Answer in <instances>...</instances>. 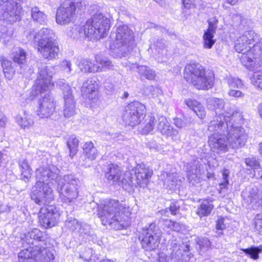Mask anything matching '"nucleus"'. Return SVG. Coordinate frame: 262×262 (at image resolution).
<instances>
[{
	"instance_id": "1",
	"label": "nucleus",
	"mask_w": 262,
	"mask_h": 262,
	"mask_svg": "<svg viewBox=\"0 0 262 262\" xmlns=\"http://www.w3.org/2000/svg\"><path fill=\"white\" fill-rule=\"evenodd\" d=\"M42 233L37 229L28 232L23 241L28 244L34 245L21 250L18 257L20 262H51L54 259V254L47 248L37 244V241H43Z\"/></svg>"
},
{
	"instance_id": "2",
	"label": "nucleus",
	"mask_w": 262,
	"mask_h": 262,
	"mask_svg": "<svg viewBox=\"0 0 262 262\" xmlns=\"http://www.w3.org/2000/svg\"><path fill=\"white\" fill-rule=\"evenodd\" d=\"M247 138L244 128L232 126L228 133L213 134L209 136L208 144L213 152L223 153L228 151L229 145L235 148L244 146Z\"/></svg>"
},
{
	"instance_id": "3",
	"label": "nucleus",
	"mask_w": 262,
	"mask_h": 262,
	"mask_svg": "<svg viewBox=\"0 0 262 262\" xmlns=\"http://www.w3.org/2000/svg\"><path fill=\"white\" fill-rule=\"evenodd\" d=\"M129 208L113 200L99 206L98 217L103 225H108L115 230H120L127 225L130 215Z\"/></svg>"
},
{
	"instance_id": "4",
	"label": "nucleus",
	"mask_w": 262,
	"mask_h": 262,
	"mask_svg": "<svg viewBox=\"0 0 262 262\" xmlns=\"http://www.w3.org/2000/svg\"><path fill=\"white\" fill-rule=\"evenodd\" d=\"M36 182L32 187L31 199L39 205L45 204L54 199L49 183L58 178L57 173L48 167H40L35 171Z\"/></svg>"
},
{
	"instance_id": "5",
	"label": "nucleus",
	"mask_w": 262,
	"mask_h": 262,
	"mask_svg": "<svg viewBox=\"0 0 262 262\" xmlns=\"http://www.w3.org/2000/svg\"><path fill=\"white\" fill-rule=\"evenodd\" d=\"M184 77L198 90H208L214 83V74L212 71H206L199 63L187 64L185 68Z\"/></svg>"
},
{
	"instance_id": "6",
	"label": "nucleus",
	"mask_w": 262,
	"mask_h": 262,
	"mask_svg": "<svg viewBox=\"0 0 262 262\" xmlns=\"http://www.w3.org/2000/svg\"><path fill=\"white\" fill-rule=\"evenodd\" d=\"M237 115L240 116L239 113L232 107H227L225 113H216V115L213 117L208 124V130L210 132H214V134L228 133L232 126L234 127L230 120Z\"/></svg>"
},
{
	"instance_id": "7",
	"label": "nucleus",
	"mask_w": 262,
	"mask_h": 262,
	"mask_svg": "<svg viewBox=\"0 0 262 262\" xmlns=\"http://www.w3.org/2000/svg\"><path fill=\"white\" fill-rule=\"evenodd\" d=\"M110 49L116 58L125 57L134 48V39L130 34H111Z\"/></svg>"
},
{
	"instance_id": "8",
	"label": "nucleus",
	"mask_w": 262,
	"mask_h": 262,
	"mask_svg": "<svg viewBox=\"0 0 262 262\" xmlns=\"http://www.w3.org/2000/svg\"><path fill=\"white\" fill-rule=\"evenodd\" d=\"M79 180L72 175L58 180L57 189L60 199L66 203L74 202L78 196Z\"/></svg>"
},
{
	"instance_id": "9",
	"label": "nucleus",
	"mask_w": 262,
	"mask_h": 262,
	"mask_svg": "<svg viewBox=\"0 0 262 262\" xmlns=\"http://www.w3.org/2000/svg\"><path fill=\"white\" fill-rule=\"evenodd\" d=\"M54 73V67L44 66L40 67L36 83L32 87V94L34 96L43 94L53 89L54 83L52 77Z\"/></svg>"
},
{
	"instance_id": "10",
	"label": "nucleus",
	"mask_w": 262,
	"mask_h": 262,
	"mask_svg": "<svg viewBox=\"0 0 262 262\" xmlns=\"http://www.w3.org/2000/svg\"><path fill=\"white\" fill-rule=\"evenodd\" d=\"M85 6L82 3H75L73 0H66L57 9L56 20L57 23L64 25L72 21L76 12L84 9Z\"/></svg>"
},
{
	"instance_id": "11",
	"label": "nucleus",
	"mask_w": 262,
	"mask_h": 262,
	"mask_svg": "<svg viewBox=\"0 0 262 262\" xmlns=\"http://www.w3.org/2000/svg\"><path fill=\"white\" fill-rule=\"evenodd\" d=\"M37 34L34 37L37 45V51L42 56L48 60L55 59L59 51L58 43L53 39L48 37L45 34Z\"/></svg>"
},
{
	"instance_id": "12",
	"label": "nucleus",
	"mask_w": 262,
	"mask_h": 262,
	"mask_svg": "<svg viewBox=\"0 0 262 262\" xmlns=\"http://www.w3.org/2000/svg\"><path fill=\"white\" fill-rule=\"evenodd\" d=\"M161 236V232L155 223L144 227L139 236L142 247L146 251L155 250L159 246Z\"/></svg>"
},
{
	"instance_id": "13",
	"label": "nucleus",
	"mask_w": 262,
	"mask_h": 262,
	"mask_svg": "<svg viewBox=\"0 0 262 262\" xmlns=\"http://www.w3.org/2000/svg\"><path fill=\"white\" fill-rule=\"evenodd\" d=\"M110 28V20L103 14L97 12L81 27L79 33H106Z\"/></svg>"
},
{
	"instance_id": "14",
	"label": "nucleus",
	"mask_w": 262,
	"mask_h": 262,
	"mask_svg": "<svg viewBox=\"0 0 262 262\" xmlns=\"http://www.w3.org/2000/svg\"><path fill=\"white\" fill-rule=\"evenodd\" d=\"M145 115V106L136 101L129 104L126 107L122 118L126 125L134 126L140 124Z\"/></svg>"
},
{
	"instance_id": "15",
	"label": "nucleus",
	"mask_w": 262,
	"mask_h": 262,
	"mask_svg": "<svg viewBox=\"0 0 262 262\" xmlns=\"http://www.w3.org/2000/svg\"><path fill=\"white\" fill-rule=\"evenodd\" d=\"M262 57V42H256L252 48L239 57L242 63L250 70H253L255 67L260 66V58Z\"/></svg>"
},
{
	"instance_id": "16",
	"label": "nucleus",
	"mask_w": 262,
	"mask_h": 262,
	"mask_svg": "<svg viewBox=\"0 0 262 262\" xmlns=\"http://www.w3.org/2000/svg\"><path fill=\"white\" fill-rule=\"evenodd\" d=\"M3 4V19L10 24L19 21L22 14V6L19 2L14 0H0V5Z\"/></svg>"
},
{
	"instance_id": "17",
	"label": "nucleus",
	"mask_w": 262,
	"mask_h": 262,
	"mask_svg": "<svg viewBox=\"0 0 262 262\" xmlns=\"http://www.w3.org/2000/svg\"><path fill=\"white\" fill-rule=\"evenodd\" d=\"M105 177L108 181L116 183L122 187H124L127 184H129L131 181L129 173L128 172L123 173L121 168L114 164L107 165Z\"/></svg>"
},
{
	"instance_id": "18",
	"label": "nucleus",
	"mask_w": 262,
	"mask_h": 262,
	"mask_svg": "<svg viewBox=\"0 0 262 262\" xmlns=\"http://www.w3.org/2000/svg\"><path fill=\"white\" fill-rule=\"evenodd\" d=\"M45 95L41 94V98L38 103L37 115L40 118H48L53 114L56 108V102L50 91Z\"/></svg>"
},
{
	"instance_id": "19",
	"label": "nucleus",
	"mask_w": 262,
	"mask_h": 262,
	"mask_svg": "<svg viewBox=\"0 0 262 262\" xmlns=\"http://www.w3.org/2000/svg\"><path fill=\"white\" fill-rule=\"evenodd\" d=\"M58 85L62 91L64 101L63 116L67 118H70L75 114L76 102L72 94L71 89L67 83L60 81Z\"/></svg>"
},
{
	"instance_id": "20",
	"label": "nucleus",
	"mask_w": 262,
	"mask_h": 262,
	"mask_svg": "<svg viewBox=\"0 0 262 262\" xmlns=\"http://www.w3.org/2000/svg\"><path fill=\"white\" fill-rule=\"evenodd\" d=\"M59 213L56 208L52 205L42 207L38 213L40 225L46 228H51L57 223Z\"/></svg>"
},
{
	"instance_id": "21",
	"label": "nucleus",
	"mask_w": 262,
	"mask_h": 262,
	"mask_svg": "<svg viewBox=\"0 0 262 262\" xmlns=\"http://www.w3.org/2000/svg\"><path fill=\"white\" fill-rule=\"evenodd\" d=\"M96 64H93L89 59L81 60L78 67L83 72H100L104 69H110L113 65L112 62L106 58H101L99 56L95 57Z\"/></svg>"
},
{
	"instance_id": "22",
	"label": "nucleus",
	"mask_w": 262,
	"mask_h": 262,
	"mask_svg": "<svg viewBox=\"0 0 262 262\" xmlns=\"http://www.w3.org/2000/svg\"><path fill=\"white\" fill-rule=\"evenodd\" d=\"M242 196L249 207L258 210L262 207V190L256 187L247 188L242 192Z\"/></svg>"
},
{
	"instance_id": "23",
	"label": "nucleus",
	"mask_w": 262,
	"mask_h": 262,
	"mask_svg": "<svg viewBox=\"0 0 262 262\" xmlns=\"http://www.w3.org/2000/svg\"><path fill=\"white\" fill-rule=\"evenodd\" d=\"M256 34L254 36L253 34H241L238 37L235 43V49L236 52L243 54L247 52L248 50L251 48L248 45H254V42L258 40Z\"/></svg>"
},
{
	"instance_id": "24",
	"label": "nucleus",
	"mask_w": 262,
	"mask_h": 262,
	"mask_svg": "<svg viewBox=\"0 0 262 262\" xmlns=\"http://www.w3.org/2000/svg\"><path fill=\"white\" fill-rule=\"evenodd\" d=\"M157 128L163 135L170 137L173 140L176 141L180 138L178 131L174 128L163 116L159 117Z\"/></svg>"
},
{
	"instance_id": "25",
	"label": "nucleus",
	"mask_w": 262,
	"mask_h": 262,
	"mask_svg": "<svg viewBox=\"0 0 262 262\" xmlns=\"http://www.w3.org/2000/svg\"><path fill=\"white\" fill-rule=\"evenodd\" d=\"M98 85L95 79L90 78L83 82L81 92L84 97L93 100L98 98Z\"/></svg>"
},
{
	"instance_id": "26",
	"label": "nucleus",
	"mask_w": 262,
	"mask_h": 262,
	"mask_svg": "<svg viewBox=\"0 0 262 262\" xmlns=\"http://www.w3.org/2000/svg\"><path fill=\"white\" fill-rule=\"evenodd\" d=\"M135 173L138 184L144 187L147 185L149 179L152 175V170L145 164H141L136 166Z\"/></svg>"
},
{
	"instance_id": "27",
	"label": "nucleus",
	"mask_w": 262,
	"mask_h": 262,
	"mask_svg": "<svg viewBox=\"0 0 262 262\" xmlns=\"http://www.w3.org/2000/svg\"><path fill=\"white\" fill-rule=\"evenodd\" d=\"M27 52L22 48H18L13 53V60L19 67L20 73L24 72L27 68Z\"/></svg>"
},
{
	"instance_id": "28",
	"label": "nucleus",
	"mask_w": 262,
	"mask_h": 262,
	"mask_svg": "<svg viewBox=\"0 0 262 262\" xmlns=\"http://www.w3.org/2000/svg\"><path fill=\"white\" fill-rule=\"evenodd\" d=\"M32 159L29 157L23 158L19 161V166L21 171V179L25 181H29L32 176V168L30 164Z\"/></svg>"
},
{
	"instance_id": "29",
	"label": "nucleus",
	"mask_w": 262,
	"mask_h": 262,
	"mask_svg": "<svg viewBox=\"0 0 262 262\" xmlns=\"http://www.w3.org/2000/svg\"><path fill=\"white\" fill-rule=\"evenodd\" d=\"M172 249L170 253L171 259L175 262H187L189 259V257L186 252L182 253L180 249V246L176 243H172Z\"/></svg>"
},
{
	"instance_id": "30",
	"label": "nucleus",
	"mask_w": 262,
	"mask_h": 262,
	"mask_svg": "<svg viewBox=\"0 0 262 262\" xmlns=\"http://www.w3.org/2000/svg\"><path fill=\"white\" fill-rule=\"evenodd\" d=\"M130 68L132 70L137 69L138 73L141 77H144L148 80L154 79L156 76L155 71L145 66H138L136 64L132 63Z\"/></svg>"
},
{
	"instance_id": "31",
	"label": "nucleus",
	"mask_w": 262,
	"mask_h": 262,
	"mask_svg": "<svg viewBox=\"0 0 262 262\" xmlns=\"http://www.w3.org/2000/svg\"><path fill=\"white\" fill-rule=\"evenodd\" d=\"M16 122L22 128H28L34 124V121L31 115L24 111L22 114H19L15 117Z\"/></svg>"
},
{
	"instance_id": "32",
	"label": "nucleus",
	"mask_w": 262,
	"mask_h": 262,
	"mask_svg": "<svg viewBox=\"0 0 262 262\" xmlns=\"http://www.w3.org/2000/svg\"><path fill=\"white\" fill-rule=\"evenodd\" d=\"M212 202L211 199L203 200L196 210V214L200 217L208 216L214 207Z\"/></svg>"
},
{
	"instance_id": "33",
	"label": "nucleus",
	"mask_w": 262,
	"mask_h": 262,
	"mask_svg": "<svg viewBox=\"0 0 262 262\" xmlns=\"http://www.w3.org/2000/svg\"><path fill=\"white\" fill-rule=\"evenodd\" d=\"M83 155L85 159L91 161L95 160L97 156V150L91 142H86L83 146Z\"/></svg>"
},
{
	"instance_id": "34",
	"label": "nucleus",
	"mask_w": 262,
	"mask_h": 262,
	"mask_svg": "<svg viewBox=\"0 0 262 262\" xmlns=\"http://www.w3.org/2000/svg\"><path fill=\"white\" fill-rule=\"evenodd\" d=\"M187 168V178L190 183L193 185L198 181V174L200 172L199 162L195 161L192 165H188Z\"/></svg>"
},
{
	"instance_id": "35",
	"label": "nucleus",
	"mask_w": 262,
	"mask_h": 262,
	"mask_svg": "<svg viewBox=\"0 0 262 262\" xmlns=\"http://www.w3.org/2000/svg\"><path fill=\"white\" fill-rule=\"evenodd\" d=\"M176 174L163 172L161 175V179L163 180V185L166 188L173 189L177 185Z\"/></svg>"
},
{
	"instance_id": "36",
	"label": "nucleus",
	"mask_w": 262,
	"mask_h": 262,
	"mask_svg": "<svg viewBox=\"0 0 262 262\" xmlns=\"http://www.w3.org/2000/svg\"><path fill=\"white\" fill-rule=\"evenodd\" d=\"M0 62L5 77L9 79H12L15 74V71L12 67L11 61L7 60L4 56H1Z\"/></svg>"
},
{
	"instance_id": "37",
	"label": "nucleus",
	"mask_w": 262,
	"mask_h": 262,
	"mask_svg": "<svg viewBox=\"0 0 262 262\" xmlns=\"http://www.w3.org/2000/svg\"><path fill=\"white\" fill-rule=\"evenodd\" d=\"M225 102L222 98L212 97L208 99L207 106L209 108L215 110H221L224 108Z\"/></svg>"
},
{
	"instance_id": "38",
	"label": "nucleus",
	"mask_w": 262,
	"mask_h": 262,
	"mask_svg": "<svg viewBox=\"0 0 262 262\" xmlns=\"http://www.w3.org/2000/svg\"><path fill=\"white\" fill-rule=\"evenodd\" d=\"M144 92L147 95H151L154 98H158L157 102L161 103L159 97L163 95L162 90L158 86L148 85L144 90Z\"/></svg>"
},
{
	"instance_id": "39",
	"label": "nucleus",
	"mask_w": 262,
	"mask_h": 262,
	"mask_svg": "<svg viewBox=\"0 0 262 262\" xmlns=\"http://www.w3.org/2000/svg\"><path fill=\"white\" fill-rule=\"evenodd\" d=\"M31 17L33 20L40 24H42L47 20L46 15L42 11L39 10L37 7L31 9Z\"/></svg>"
},
{
	"instance_id": "40",
	"label": "nucleus",
	"mask_w": 262,
	"mask_h": 262,
	"mask_svg": "<svg viewBox=\"0 0 262 262\" xmlns=\"http://www.w3.org/2000/svg\"><path fill=\"white\" fill-rule=\"evenodd\" d=\"M67 143L70 150V156L73 157L78 151L79 140L75 135H71Z\"/></svg>"
},
{
	"instance_id": "41",
	"label": "nucleus",
	"mask_w": 262,
	"mask_h": 262,
	"mask_svg": "<svg viewBox=\"0 0 262 262\" xmlns=\"http://www.w3.org/2000/svg\"><path fill=\"white\" fill-rule=\"evenodd\" d=\"M245 253L253 259L256 260L259 258V253L262 252V245L258 247H252L247 249H242Z\"/></svg>"
},
{
	"instance_id": "42",
	"label": "nucleus",
	"mask_w": 262,
	"mask_h": 262,
	"mask_svg": "<svg viewBox=\"0 0 262 262\" xmlns=\"http://www.w3.org/2000/svg\"><path fill=\"white\" fill-rule=\"evenodd\" d=\"M250 80L252 84L262 89V71L254 72Z\"/></svg>"
},
{
	"instance_id": "43",
	"label": "nucleus",
	"mask_w": 262,
	"mask_h": 262,
	"mask_svg": "<svg viewBox=\"0 0 262 262\" xmlns=\"http://www.w3.org/2000/svg\"><path fill=\"white\" fill-rule=\"evenodd\" d=\"M208 30L205 33H215V31H217L219 20L216 16L209 17L208 19Z\"/></svg>"
},
{
	"instance_id": "44",
	"label": "nucleus",
	"mask_w": 262,
	"mask_h": 262,
	"mask_svg": "<svg viewBox=\"0 0 262 262\" xmlns=\"http://www.w3.org/2000/svg\"><path fill=\"white\" fill-rule=\"evenodd\" d=\"M227 84L230 89H241L243 86L242 81L238 78L230 77L227 78Z\"/></svg>"
},
{
	"instance_id": "45",
	"label": "nucleus",
	"mask_w": 262,
	"mask_h": 262,
	"mask_svg": "<svg viewBox=\"0 0 262 262\" xmlns=\"http://www.w3.org/2000/svg\"><path fill=\"white\" fill-rule=\"evenodd\" d=\"M165 225L168 228L177 232H180L184 228L183 224L171 220H166Z\"/></svg>"
},
{
	"instance_id": "46",
	"label": "nucleus",
	"mask_w": 262,
	"mask_h": 262,
	"mask_svg": "<svg viewBox=\"0 0 262 262\" xmlns=\"http://www.w3.org/2000/svg\"><path fill=\"white\" fill-rule=\"evenodd\" d=\"M154 49L156 53L159 56H162L166 54L167 49L165 46V42L160 40L156 42L155 45Z\"/></svg>"
},
{
	"instance_id": "47",
	"label": "nucleus",
	"mask_w": 262,
	"mask_h": 262,
	"mask_svg": "<svg viewBox=\"0 0 262 262\" xmlns=\"http://www.w3.org/2000/svg\"><path fill=\"white\" fill-rule=\"evenodd\" d=\"M155 118L154 117H150L148 121L142 129V133L147 134L152 132L155 126Z\"/></svg>"
},
{
	"instance_id": "48",
	"label": "nucleus",
	"mask_w": 262,
	"mask_h": 262,
	"mask_svg": "<svg viewBox=\"0 0 262 262\" xmlns=\"http://www.w3.org/2000/svg\"><path fill=\"white\" fill-rule=\"evenodd\" d=\"M204 47L207 49H210L214 44L215 40L213 39V34H204Z\"/></svg>"
},
{
	"instance_id": "49",
	"label": "nucleus",
	"mask_w": 262,
	"mask_h": 262,
	"mask_svg": "<svg viewBox=\"0 0 262 262\" xmlns=\"http://www.w3.org/2000/svg\"><path fill=\"white\" fill-rule=\"evenodd\" d=\"M245 162L248 166H249L251 168L255 170V173H258V171L261 169L259 167V162L254 158H246L245 160Z\"/></svg>"
},
{
	"instance_id": "50",
	"label": "nucleus",
	"mask_w": 262,
	"mask_h": 262,
	"mask_svg": "<svg viewBox=\"0 0 262 262\" xmlns=\"http://www.w3.org/2000/svg\"><path fill=\"white\" fill-rule=\"evenodd\" d=\"M115 27L116 33H129V32L133 33V31L122 22H117Z\"/></svg>"
},
{
	"instance_id": "51",
	"label": "nucleus",
	"mask_w": 262,
	"mask_h": 262,
	"mask_svg": "<svg viewBox=\"0 0 262 262\" xmlns=\"http://www.w3.org/2000/svg\"><path fill=\"white\" fill-rule=\"evenodd\" d=\"M230 172L227 169H224L223 170L222 175L223 178V182L220 183L219 190L221 191L223 189L227 187L229 184L228 177L229 176Z\"/></svg>"
},
{
	"instance_id": "52",
	"label": "nucleus",
	"mask_w": 262,
	"mask_h": 262,
	"mask_svg": "<svg viewBox=\"0 0 262 262\" xmlns=\"http://www.w3.org/2000/svg\"><path fill=\"white\" fill-rule=\"evenodd\" d=\"M255 226L259 233L262 234V213L257 214L255 217Z\"/></svg>"
},
{
	"instance_id": "53",
	"label": "nucleus",
	"mask_w": 262,
	"mask_h": 262,
	"mask_svg": "<svg viewBox=\"0 0 262 262\" xmlns=\"http://www.w3.org/2000/svg\"><path fill=\"white\" fill-rule=\"evenodd\" d=\"M61 70L65 73L70 74L72 71V64L70 61L63 60L60 63Z\"/></svg>"
},
{
	"instance_id": "54",
	"label": "nucleus",
	"mask_w": 262,
	"mask_h": 262,
	"mask_svg": "<svg viewBox=\"0 0 262 262\" xmlns=\"http://www.w3.org/2000/svg\"><path fill=\"white\" fill-rule=\"evenodd\" d=\"M185 103L187 105L188 107H189L193 111L196 108V107L201 104L198 101L191 99H187L185 100Z\"/></svg>"
},
{
	"instance_id": "55",
	"label": "nucleus",
	"mask_w": 262,
	"mask_h": 262,
	"mask_svg": "<svg viewBox=\"0 0 262 262\" xmlns=\"http://www.w3.org/2000/svg\"><path fill=\"white\" fill-rule=\"evenodd\" d=\"M194 112L200 119H204L206 116V112L203 106L200 104L196 107Z\"/></svg>"
},
{
	"instance_id": "56",
	"label": "nucleus",
	"mask_w": 262,
	"mask_h": 262,
	"mask_svg": "<svg viewBox=\"0 0 262 262\" xmlns=\"http://www.w3.org/2000/svg\"><path fill=\"white\" fill-rule=\"evenodd\" d=\"M228 95L230 97H233L236 98H242L244 96V94L243 92L239 90H236L235 89H230L228 92Z\"/></svg>"
},
{
	"instance_id": "57",
	"label": "nucleus",
	"mask_w": 262,
	"mask_h": 262,
	"mask_svg": "<svg viewBox=\"0 0 262 262\" xmlns=\"http://www.w3.org/2000/svg\"><path fill=\"white\" fill-rule=\"evenodd\" d=\"M183 6L185 9H190L195 7V0H182Z\"/></svg>"
},
{
	"instance_id": "58",
	"label": "nucleus",
	"mask_w": 262,
	"mask_h": 262,
	"mask_svg": "<svg viewBox=\"0 0 262 262\" xmlns=\"http://www.w3.org/2000/svg\"><path fill=\"white\" fill-rule=\"evenodd\" d=\"M85 38L87 39L88 40L95 41L100 39L101 38H103V36H102L100 34H84Z\"/></svg>"
},
{
	"instance_id": "59",
	"label": "nucleus",
	"mask_w": 262,
	"mask_h": 262,
	"mask_svg": "<svg viewBox=\"0 0 262 262\" xmlns=\"http://www.w3.org/2000/svg\"><path fill=\"white\" fill-rule=\"evenodd\" d=\"M216 228L217 230H223L225 229V225L224 224V219L222 217H220L216 224Z\"/></svg>"
},
{
	"instance_id": "60",
	"label": "nucleus",
	"mask_w": 262,
	"mask_h": 262,
	"mask_svg": "<svg viewBox=\"0 0 262 262\" xmlns=\"http://www.w3.org/2000/svg\"><path fill=\"white\" fill-rule=\"evenodd\" d=\"M147 146L150 150L153 151H157L160 149L159 145L155 141L148 142Z\"/></svg>"
},
{
	"instance_id": "61",
	"label": "nucleus",
	"mask_w": 262,
	"mask_h": 262,
	"mask_svg": "<svg viewBox=\"0 0 262 262\" xmlns=\"http://www.w3.org/2000/svg\"><path fill=\"white\" fill-rule=\"evenodd\" d=\"M169 210L173 215H176L179 210V206L177 205L176 203H172L170 206Z\"/></svg>"
},
{
	"instance_id": "62",
	"label": "nucleus",
	"mask_w": 262,
	"mask_h": 262,
	"mask_svg": "<svg viewBox=\"0 0 262 262\" xmlns=\"http://www.w3.org/2000/svg\"><path fill=\"white\" fill-rule=\"evenodd\" d=\"M174 125L179 127L182 128L185 126V124L181 118H176L174 120Z\"/></svg>"
},
{
	"instance_id": "63",
	"label": "nucleus",
	"mask_w": 262,
	"mask_h": 262,
	"mask_svg": "<svg viewBox=\"0 0 262 262\" xmlns=\"http://www.w3.org/2000/svg\"><path fill=\"white\" fill-rule=\"evenodd\" d=\"M211 246L210 241L207 238H203L200 244V246L203 248H206L207 249Z\"/></svg>"
},
{
	"instance_id": "64",
	"label": "nucleus",
	"mask_w": 262,
	"mask_h": 262,
	"mask_svg": "<svg viewBox=\"0 0 262 262\" xmlns=\"http://www.w3.org/2000/svg\"><path fill=\"white\" fill-rule=\"evenodd\" d=\"M6 118H3L0 119V129L5 127L6 123Z\"/></svg>"
}]
</instances>
